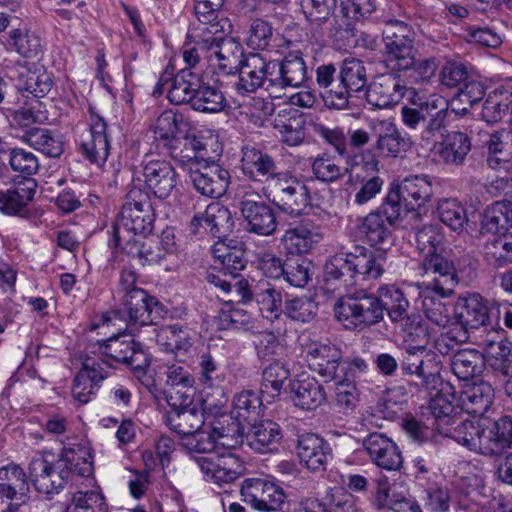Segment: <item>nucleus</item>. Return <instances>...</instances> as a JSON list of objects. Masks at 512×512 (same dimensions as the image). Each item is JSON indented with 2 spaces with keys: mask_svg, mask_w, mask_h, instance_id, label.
<instances>
[{
  "mask_svg": "<svg viewBox=\"0 0 512 512\" xmlns=\"http://www.w3.org/2000/svg\"><path fill=\"white\" fill-rule=\"evenodd\" d=\"M409 302L394 285H382L377 295L363 293L340 298L334 306L337 320L346 330L363 331L384 318L385 312L393 322L407 317Z\"/></svg>",
  "mask_w": 512,
  "mask_h": 512,
  "instance_id": "f257e3e1",
  "label": "nucleus"
},
{
  "mask_svg": "<svg viewBox=\"0 0 512 512\" xmlns=\"http://www.w3.org/2000/svg\"><path fill=\"white\" fill-rule=\"evenodd\" d=\"M446 431L444 436L454 439L472 452L485 456L499 455L512 446V418L507 415L498 420L460 417Z\"/></svg>",
  "mask_w": 512,
  "mask_h": 512,
  "instance_id": "f03ea898",
  "label": "nucleus"
},
{
  "mask_svg": "<svg viewBox=\"0 0 512 512\" xmlns=\"http://www.w3.org/2000/svg\"><path fill=\"white\" fill-rule=\"evenodd\" d=\"M154 221V208L148 192L139 187L131 188L120 216L113 226L109 246L115 248L124 242L123 248L128 249L130 243L138 244L139 237H145L152 232Z\"/></svg>",
  "mask_w": 512,
  "mask_h": 512,
  "instance_id": "7ed1b4c3",
  "label": "nucleus"
},
{
  "mask_svg": "<svg viewBox=\"0 0 512 512\" xmlns=\"http://www.w3.org/2000/svg\"><path fill=\"white\" fill-rule=\"evenodd\" d=\"M386 256L380 251H371L363 246H355L346 253L333 255L325 264L324 273L327 280H342L350 285L357 278L377 280L385 272Z\"/></svg>",
  "mask_w": 512,
  "mask_h": 512,
  "instance_id": "20e7f679",
  "label": "nucleus"
},
{
  "mask_svg": "<svg viewBox=\"0 0 512 512\" xmlns=\"http://www.w3.org/2000/svg\"><path fill=\"white\" fill-rule=\"evenodd\" d=\"M383 63L390 74L400 77L414 64L415 33L413 29L400 20H389L383 32Z\"/></svg>",
  "mask_w": 512,
  "mask_h": 512,
  "instance_id": "39448f33",
  "label": "nucleus"
},
{
  "mask_svg": "<svg viewBox=\"0 0 512 512\" xmlns=\"http://www.w3.org/2000/svg\"><path fill=\"white\" fill-rule=\"evenodd\" d=\"M267 198L282 212L297 217L310 205L308 187L295 175L282 171L269 179L263 187Z\"/></svg>",
  "mask_w": 512,
  "mask_h": 512,
  "instance_id": "423d86ee",
  "label": "nucleus"
},
{
  "mask_svg": "<svg viewBox=\"0 0 512 512\" xmlns=\"http://www.w3.org/2000/svg\"><path fill=\"white\" fill-rule=\"evenodd\" d=\"M432 195V183L428 176L407 177L399 186L389 191L383 210L389 220H398L404 210L410 212L423 207L431 200Z\"/></svg>",
  "mask_w": 512,
  "mask_h": 512,
  "instance_id": "0eeeda50",
  "label": "nucleus"
},
{
  "mask_svg": "<svg viewBox=\"0 0 512 512\" xmlns=\"http://www.w3.org/2000/svg\"><path fill=\"white\" fill-rule=\"evenodd\" d=\"M109 325L114 326L116 332L107 340L98 341V380L108 377V374H102L104 370L102 365L115 368L117 364H123L127 361L128 354L135 344L129 335H122L127 328V323L120 310H112L102 315V328Z\"/></svg>",
  "mask_w": 512,
  "mask_h": 512,
  "instance_id": "6e6552de",
  "label": "nucleus"
},
{
  "mask_svg": "<svg viewBox=\"0 0 512 512\" xmlns=\"http://www.w3.org/2000/svg\"><path fill=\"white\" fill-rule=\"evenodd\" d=\"M35 489L45 495L59 493L67 483L69 472L60 454L51 451L37 452L28 466Z\"/></svg>",
  "mask_w": 512,
  "mask_h": 512,
  "instance_id": "1a4fd4ad",
  "label": "nucleus"
},
{
  "mask_svg": "<svg viewBox=\"0 0 512 512\" xmlns=\"http://www.w3.org/2000/svg\"><path fill=\"white\" fill-rule=\"evenodd\" d=\"M430 417L422 423L415 418H405L403 428L415 441L423 442L433 436L434 431L445 435L456 421L461 417L453 415L454 406L443 396L433 398L429 404Z\"/></svg>",
  "mask_w": 512,
  "mask_h": 512,
  "instance_id": "9d476101",
  "label": "nucleus"
},
{
  "mask_svg": "<svg viewBox=\"0 0 512 512\" xmlns=\"http://www.w3.org/2000/svg\"><path fill=\"white\" fill-rule=\"evenodd\" d=\"M419 269L423 278L422 293H435L440 298H447L454 293L458 276L452 261L436 253L423 257Z\"/></svg>",
  "mask_w": 512,
  "mask_h": 512,
  "instance_id": "9b49d317",
  "label": "nucleus"
},
{
  "mask_svg": "<svg viewBox=\"0 0 512 512\" xmlns=\"http://www.w3.org/2000/svg\"><path fill=\"white\" fill-rule=\"evenodd\" d=\"M240 210L247 221L249 232L261 235H272L277 229V221L272 208L267 205L262 196L250 188L242 192Z\"/></svg>",
  "mask_w": 512,
  "mask_h": 512,
  "instance_id": "f8f14e48",
  "label": "nucleus"
},
{
  "mask_svg": "<svg viewBox=\"0 0 512 512\" xmlns=\"http://www.w3.org/2000/svg\"><path fill=\"white\" fill-rule=\"evenodd\" d=\"M239 80L235 88L239 93H253L264 87L273 89V74H276V61H266L260 54H249L237 70Z\"/></svg>",
  "mask_w": 512,
  "mask_h": 512,
  "instance_id": "ddd939ff",
  "label": "nucleus"
},
{
  "mask_svg": "<svg viewBox=\"0 0 512 512\" xmlns=\"http://www.w3.org/2000/svg\"><path fill=\"white\" fill-rule=\"evenodd\" d=\"M229 33H217L209 39V48H202L209 66L223 74H233L242 65L243 48Z\"/></svg>",
  "mask_w": 512,
  "mask_h": 512,
  "instance_id": "4468645a",
  "label": "nucleus"
},
{
  "mask_svg": "<svg viewBox=\"0 0 512 512\" xmlns=\"http://www.w3.org/2000/svg\"><path fill=\"white\" fill-rule=\"evenodd\" d=\"M306 361L310 370L326 381L340 379L348 370L347 362L342 360L341 350L331 343H311L306 352Z\"/></svg>",
  "mask_w": 512,
  "mask_h": 512,
  "instance_id": "2eb2a0df",
  "label": "nucleus"
},
{
  "mask_svg": "<svg viewBox=\"0 0 512 512\" xmlns=\"http://www.w3.org/2000/svg\"><path fill=\"white\" fill-rule=\"evenodd\" d=\"M241 495L252 508L263 512L280 510L286 499L281 486L262 478L246 479L241 487Z\"/></svg>",
  "mask_w": 512,
  "mask_h": 512,
  "instance_id": "dca6fc26",
  "label": "nucleus"
},
{
  "mask_svg": "<svg viewBox=\"0 0 512 512\" xmlns=\"http://www.w3.org/2000/svg\"><path fill=\"white\" fill-rule=\"evenodd\" d=\"M196 463L206 479L218 485L234 482L245 469L241 459L231 451L197 457Z\"/></svg>",
  "mask_w": 512,
  "mask_h": 512,
  "instance_id": "f3484780",
  "label": "nucleus"
},
{
  "mask_svg": "<svg viewBox=\"0 0 512 512\" xmlns=\"http://www.w3.org/2000/svg\"><path fill=\"white\" fill-rule=\"evenodd\" d=\"M401 369L403 374L420 379L422 387L429 388L436 383L439 363L435 355L426 348V340H424L423 344L409 345L405 348Z\"/></svg>",
  "mask_w": 512,
  "mask_h": 512,
  "instance_id": "a211bd4d",
  "label": "nucleus"
},
{
  "mask_svg": "<svg viewBox=\"0 0 512 512\" xmlns=\"http://www.w3.org/2000/svg\"><path fill=\"white\" fill-rule=\"evenodd\" d=\"M190 179L195 189L203 196L219 198L230 184V173L215 161V158L190 168Z\"/></svg>",
  "mask_w": 512,
  "mask_h": 512,
  "instance_id": "6ab92c4d",
  "label": "nucleus"
},
{
  "mask_svg": "<svg viewBox=\"0 0 512 512\" xmlns=\"http://www.w3.org/2000/svg\"><path fill=\"white\" fill-rule=\"evenodd\" d=\"M141 174L146 187L159 199L168 198L178 184L175 168L164 159H145L141 163Z\"/></svg>",
  "mask_w": 512,
  "mask_h": 512,
  "instance_id": "aec40b11",
  "label": "nucleus"
},
{
  "mask_svg": "<svg viewBox=\"0 0 512 512\" xmlns=\"http://www.w3.org/2000/svg\"><path fill=\"white\" fill-rule=\"evenodd\" d=\"M362 447L371 463L380 469L399 471L403 466L399 447L383 433H370L363 439Z\"/></svg>",
  "mask_w": 512,
  "mask_h": 512,
  "instance_id": "412c9836",
  "label": "nucleus"
},
{
  "mask_svg": "<svg viewBox=\"0 0 512 512\" xmlns=\"http://www.w3.org/2000/svg\"><path fill=\"white\" fill-rule=\"evenodd\" d=\"M196 21L192 22L187 38L211 37L217 33H230L231 23L222 12L208 0H199L194 6Z\"/></svg>",
  "mask_w": 512,
  "mask_h": 512,
  "instance_id": "4be33fe9",
  "label": "nucleus"
},
{
  "mask_svg": "<svg viewBox=\"0 0 512 512\" xmlns=\"http://www.w3.org/2000/svg\"><path fill=\"white\" fill-rule=\"evenodd\" d=\"M384 180L378 174V161L364 162L350 174L348 185L354 203L364 205L375 198L382 190Z\"/></svg>",
  "mask_w": 512,
  "mask_h": 512,
  "instance_id": "5701e85b",
  "label": "nucleus"
},
{
  "mask_svg": "<svg viewBox=\"0 0 512 512\" xmlns=\"http://www.w3.org/2000/svg\"><path fill=\"white\" fill-rule=\"evenodd\" d=\"M407 90L400 77L389 73L377 77L367 86L365 98L373 108H388L399 103Z\"/></svg>",
  "mask_w": 512,
  "mask_h": 512,
  "instance_id": "b1692460",
  "label": "nucleus"
},
{
  "mask_svg": "<svg viewBox=\"0 0 512 512\" xmlns=\"http://www.w3.org/2000/svg\"><path fill=\"white\" fill-rule=\"evenodd\" d=\"M323 236L311 221H301L289 226L280 242L289 255H305L311 252Z\"/></svg>",
  "mask_w": 512,
  "mask_h": 512,
  "instance_id": "393cba45",
  "label": "nucleus"
},
{
  "mask_svg": "<svg viewBox=\"0 0 512 512\" xmlns=\"http://www.w3.org/2000/svg\"><path fill=\"white\" fill-rule=\"evenodd\" d=\"M165 146L173 159L182 165H188L189 169L219 156V154H214L215 151L210 153L208 142L196 136L177 137Z\"/></svg>",
  "mask_w": 512,
  "mask_h": 512,
  "instance_id": "a878e982",
  "label": "nucleus"
},
{
  "mask_svg": "<svg viewBox=\"0 0 512 512\" xmlns=\"http://www.w3.org/2000/svg\"><path fill=\"white\" fill-rule=\"evenodd\" d=\"M125 311H120L126 320L127 326L131 324L149 325L156 320L154 313H158L159 302L150 297L145 290H134L123 299Z\"/></svg>",
  "mask_w": 512,
  "mask_h": 512,
  "instance_id": "bb28decb",
  "label": "nucleus"
},
{
  "mask_svg": "<svg viewBox=\"0 0 512 512\" xmlns=\"http://www.w3.org/2000/svg\"><path fill=\"white\" fill-rule=\"evenodd\" d=\"M297 454L300 462L309 470L323 471L331 457V448L322 437L306 433L298 438Z\"/></svg>",
  "mask_w": 512,
  "mask_h": 512,
  "instance_id": "cd10ccee",
  "label": "nucleus"
},
{
  "mask_svg": "<svg viewBox=\"0 0 512 512\" xmlns=\"http://www.w3.org/2000/svg\"><path fill=\"white\" fill-rule=\"evenodd\" d=\"M396 221L387 218L382 204L380 210L370 212L359 220L356 232L358 237L369 245L381 247L391 238L390 226Z\"/></svg>",
  "mask_w": 512,
  "mask_h": 512,
  "instance_id": "c85d7f7f",
  "label": "nucleus"
},
{
  "mask_svg": "<svg viewBox=\"0 0 512 512\" xmlns=\"http://www.w3.org/2000/svg\"><path fill=\"white\" fill-rule=\"evenodd\" d=\"M241 170L245 176L253 181L267 183L270 178L277 176V166L274 159L254 147L242 148Z\"/></svg>",
  "mask_w": 512,
  "mask_h": 512,
  "instance_id": "c756f323",
  "label": "nucleus"
},
{
  "mask_svg": "<svg viewBox=\"0 0 512 512\" xmlns=\"http://www.w3.org/2000/svg\"><path fill=\"white\" fill-rule=\"evenodd\" d=\"M486 163L493 170L512 169V131L502 129L488 135L484 142Z\"/></svg>",
  "mask_w": 512,
  "mask_h": 512,
  "instance_id": "7c9ffc66",
  "label": "nucleus"
},
{
  "mask_svg": "<svg viewBox=\"0 0 512 512\" xmlns=\"http://www.w3.org/2000/svg\"><path fill=\"white\" fill-rule=\"evenodd\" d=\"M37 183L25 177L13 186L0 190V211L7 215H22L36 194Z\"/></svg>",
  "mask_w": 512,
  "mask_h": 512,
  "instance_id": "2f4dec72",
  "label": "nucleus"
},
{
  "mask_svg": "<svg viewBox=\"0 0 512 512\" xmlns=\"http://www.w3.org/2000/svg\"><path fill=\"white\" fill-rule=\"evenodd\" d=\"M494 398V390L488 382L465 384L459 395L462 410L473 417L484 418Z\"/></svg>",
  "mask_w": 512,
  "mask_h": 512,
  "instance_id": "473e14b6",
  "label": "nucleus"
},
{
  "mask_svg": "<svg viewBox=\"0 0 512 512\" xmlns=\"http://www.w3.org/2000/svg\"><path fill=\"white\" fill-rule=\"evenodd\" d=\"M471 140L466 133L452 131L440 143L434 145V155L451 166L464 164L471 150Z\"/></svg>",
  "mask_w": 512,
  "mask_h": 512,
  "instance_id": "72a5a7b5",
  "label": "nucleus"
},
{
  "mask_svg": "<svg viewBox=\"0 0 512 512\" xmlns=\"http://www.w3.org/2000/svg\"><path fill=\"white\" fill-rule=\"evenodd\" d=\"M274 88L300 87L307 80V66L301 55L289 53L281 62L276 61Z\"/></svg>",
  "mask_w": 512,
  "mask_h": 512,
  "instance_id": "f704fd0d",
  "label": "nucleus"
},
{
  "mask_svg": "<svg viewBox=\"0 0 512 512\" xmlns=\"http://www.w3.org/2000/svg\"><path fill=\"white\" fill-rule=\"evenodd\" d=\"M456 314L462 326L472 329L487 326L490 321V310L479 294L460 297L456 303Z\"/></svg>",
  "mask_w": 512,
  "mask_h": 512,
  "instance_id": "c9c22d12",
  "label": "nucleus"
},
{
  "mask_svg": "<svg viewBox=\"0 0 512 512\" xmlns=\"http://www.w3.org/2000/svg\"><path fill=\"white\" fill-rule=\"evenodd\" d=\"M19 89L30 93L36 100L45 97L53 87V79L43 65L26 63L20 67Z\"/></svg>",
  "mask_w": 512,
  "mask_h": 512,
  "instance_id": "e433bc0d",
  "label": "nucleus"
},
{
  "mask_svg": "<svg viewBox=\"0 0 512 512\" xmlns=\"http://www.w3.org/2000/svg\"><path fill=\"white\" fill-rule=\"evenodd\" d=\"M292 401L304 410H314L326 402L324 387L315 378L297 379L290 384Z\"/></svg>",
  "mask_w": 512,
  "mask_h": 512,
  "instance_id": "4c0bfd02",
  "label": "nucleus"
},
{
  "mask_svg": "<svg viewBox=\"0 0 512 512\" xmlns=\"http://www.w3.org/2000/svg\"><path fill=\"white\" fill-rule=\"evenodd\" d=\"M211 428L217 449L223 448L231 451L242 442L245 427L227 414L215 418Z\"/></svg>",
  "mask_w": 512,
  "mask_h": 512,
  "instance_id": "58836bf2",
  "label": "nucleus"
},
{
  "mask_svg": "<svg viewBox=\"0 0 512 512\" xmlns=\"http://www.w3.org/2000/svg\"><path fill=\"white\" fill-rule=\"evenodd\" d=\"M512 227V202L495 201L489 205L481 220V230L491 234H505Z\"/></svg>",
  "mask_w": 512,
  "mask_h": 512,
  "instance_id": "ea45409f",
  "label": "nucleus"
},
{
  "mask_svg": "<svg viewBox=\"0 0 512 512\" xmlns=\"http://www.w3.org/2000/svg\"><path fill=\"white\" fill-rule=\"evenodd\" d=\"M263 415V404L260 396L252 390H244L236 394L233 399V408L229 416L237 422L252 424Z\"/></svg>",
  "mask_w": 512,
  "mask_h": 512,
  "instance_id": "a19ab883",
  "label": "nucleus"
},
{
  "mask_svg": "<svg viewBox=\"0 0 512 512\" xmlns=\"http://www.w3.org/2000/svg\"><path fill=\"white\" fill-rule=\"evenodd\" d=\"M254 300L264 318L277 319L282 312V291L267 280H259L254 286Z\"/></svg>",
  "mask_w": 512,
  "mask_h": 512,
  "instance_id": "79ce46f5",
  "label": "nucleus"
},
{
  "mask_svg": "<svg viewBox=\"0 0 512 512\" xmlns=\"http://www.w3.org/2000/svg\"><path fill=\"white\" fill-rule=\"evenodd\" d=\"M247 426L249 445L257 452L271 450L282 437L280 426L271 420H257Z\"/></svg>",
  "mask_w": 512,
  "mask_h": 512,
  "instance_id": "37998d69",
  "label": "nucleus"
},
{
  "mask_svg": "<svg viewBox=\"0 0 512 512\" xmlns=\"http://www.w3.org/2000/svg\"><path fill=\"white\" fill-rule=\"evenodd\" d=\"M230 212L219 203H212L207 206L202 214H197L191 220L193 232L199 227L208 230L213 236L220 237L223 230L229 228Z\"/></svg>",
  "mask_w": 512,
  "mask_h": 512,
  "instance_id": "c03bdc74",
  "label": "nucleus"
},
{
  "mask_svg": "<svg viewBox=\"0 0 512 512\" xmlns=\"http://www.w3.org/2000/svg\"><path fill=\"white\" fill-rule=\"evenodd\" d=\"M157 341L165 351L178 355L187 353L192 347L193 333L178 324L166 325L160 329Z\"/></svg>",
  "mask_w": 512,
  "mask_h": 512,
  "instance_id": "a18cd8bd",
  "label": "nucleus"
},
{
  "mask_svg": "<svg viewBox=\"0 0 512 512\" xmlns=\"http://www.w3.org/2000/svg\"><path fill=\"white\" fill-rule=\"evenodd\" d=\"M22 141L51 158H58L64 151L63 142L54 132L45 128L27 130Z\"/></svg>",
  "mask_w": 512,
  "mask_h": 512,
  "instance_id": "49530a36",
  "label": "nucleus"
},
{
  "mask_svg": "<svg viewBox=\"0 0 512 512\" xmlns=\"http://www.w3.org/2000/svg\"><path fill=\"white\" fill-rule=\"evenodd\" d=\"M199 82L198 74L182 68L174 77L172 76V84L167 95L169 101L176 105L191 104Z\"/></svg>",
  "mask_w": 512,
  "mask_h": 512,
  "instance_id": "de8ad7c7",
  "label": "nucleus"
},
{
  "mask_svg": "<svg viewBox=\"0 0 512 512\" xmlns=\"http://www.w3.org/2000/svg\"><path fill=\"white\" fill-rule=\"evenodd\" d=\"M212 254L215 262H218L220 269L224 274L231 275L232 279L237 277L238 272L246 267L247 260L242 248L229 246L225 242L219 241L212 247Z\"/></svg>",
  "mask_w": 512,
  "mask_h": 512,
  "instance_id": "09e8293b",
  "label": "nucleus"
},
{
  "mask_svg": "<svg viewBox=\"0 0 512 512\" xmlns=\"http://www.w3.org/2000/svg\"><path fill=\"white\" fill-rule=\"evenodd\" d=\"M485 366L483 355L476 349L457 351L451 361V369L455 376L467 381L480 374Z\"/></svg>",
  "mask_w": 512,
  "mask_h": 512,
  "instance_id": "8fccbe9b",
  "label": "nucleus"
},
{
  "mask_svg": "<svg viewBox=\"0 0 512 512\" xmlns=\"http://www.w3.org/2000/svg\"><path fill=\"white\" fill-rule=\"evenodd\" d=\"M27 488V476L20 466L9 464L0 468V497L18 499V495L22 497Z\"/></svg>",
  "mask_w": 512,
  "mask_h": 512,
  "instance_id": "3c124183",
  "label": "nucleus"
},
{
  "mask_svg": "<svg viewBox=\"0 0 512 512\" xmlns=\"http://www.w3.org/2000/svg\"><path fill=\"white\" fill-rule=\"evenodd\" d=\"M204 421L202 411L196 407L170 411L166 417V423L170 429L182 435L183 438L199 430Z\"/></svg>",
  "mask_w": 512,
  "mask_h": 512,
  "instance_id": "603ef678",
  "label": "nucleus"
},
{
  "mask_svg": "<svg viewBox=\"0 0 512 512\" xmlns=\"http://www.w3.org/2000/svg\"><path fill=\"white\" fill-rule=\"evenodd\" d=\"M60 457L67 464L69 474L76 473L79 476L89 477L94 473L93 456L89 449L81 444L63 448Z\"/></svg>",
  "mask_w": 512,
  "mask_h": 512,
  "instance_id": "864d4df0",
  "label": "nucleus"
},
{
  "mask_svg": "<svg viewBox=\"0 0 512 512\" xmlns=\"http://www.w3.org/2000/svg\"><path fill=\"white\" fill-rule=\"evenodd\" d=\"M436 212L439 220L454 232L461 233L468 223L467 210L456 199H441Z\"/></svg>",
  "mask_w": 512,
  "mask_h": 512,
  "instance_id": "5fc2aeb1",
  "label": "nucleus"
},
{
  "mask_svg": "<svg viewBox=\"0 0 512 512\" xmlns=\"http://www.w3.org/2000/svg\"><path fill=\"white\" fill-rule=\"evenodd\" d=\"M96 362L91 358H84L82 368L76 375L73 383L72 394L75 400L81 404L88 403L93 395L95 386Z\"/></svg>",
  "mask_w": 512,
  "mask_h": 512,
  "instance_id": "6e6d98bb",
  "label": "nucleus"
},
{
  "mask_svg": "<svg viewBox=\"0 0 512 512\" xmlns=\"http://www.w3.org/2000/svg\"><path fill=\"white\" fill-rule=\"evenodd\" d=\"M410 147V141L405 138L392 123L382 124L377 139V149L386 156L397 157Z\"/></svg>",
  "mask_w": 512,
  "mask_h": 512,
  "instance_id": "4d7b16f0",
  "label": "nucleus"
},
{
  "mask_svg": "<svg viewBox=\"0 0 512 512\" xmlns=\"http://www.w3.org/2000/svg\"><path fill=\"white\" fill-rule=\"evenodd\" d=\"M337 79L347 87L351 95L362 91L367 85L366 68L363 62L355 58L345 59Z\"/></svg>",
  "mask_w": 512,
  "mask_h": 512,
  "instance_id": "13d9d810",
  "label": "nucleus"
},
{
  "mask_svg": "<svg viewBox=\"0 0 512 512\" xmlns=\"http://www.w3.org/2000/svg\"><path fill=\"white\" fill-rule=\"evenodd\" d=\"M425 109L426 114L427 116H430V119L425 129L422 131V139L430 141L437 135H442V132L445 129L447 102L441 97L432 99L425 103Z\"/></svg>",
  "mask_w": 512,
  "mask_h": 512,
  "instance_id": "bf43d9fd",
  "label": "nucleus"
},
{
  "mask_svg": "<svg viewBox=\"0 0 512 512\" xmlns=\"http://www.w3.org/2000/svg\"><path fill=\"white\" fill-rule=\"evenodd\" d=\"M8 43L25 58L37 57L42 51L40 38L25 26L11 30Z\"/></svg>",
  "mask_w": 512,
  "mask_h": 512,
  "instance_id": "052dcab7",
  "label": "nucleus"
},
{
  "mask_svg": "<svg viewBox=\"0 0 512 512\" xmlns=\"http://www.w3.org/2000/svg\"><path fill=\"white\" fill-rule=\"evenodd\" d=\"M184 124V117L177 110L169 109L163 111L156 119L154 135L157 140L169 144L176 139L181 126Z\"/></svg>",
  "mask_w": 512,
  "mask_h": 512,
  "instance_id": "680f3d73",
  "label": "nucleus"
},
{
  "mask_svg": "<svg viewBox=\"0 0 512 512\" xmlns=\"http://www.w3.org/2000/svg\"><path fill=\"white\" fill-rule=\"evenodd\" d=\"M289 377L290 370L284 363L275 361L269 364L262 372V392L268 393L272 397L278 396L284 382Z\"/></svg>",
  "mask_w": 512,
  "mask_h": 512,
  "instance_id": "e2e57ef3",
  "label": "nucleus"
},
{
  "mask_svg": "<svg viewBox=\"0 0 512 512\" xmlns=\"http://www.w3.org/2000/svg\"><path fill=\"white\" fill-rule=\"evenodd\" d=\"M224 96L220 90L211 86H199L192 99L193 109L201 112H218L224 106Z\"/></svg>",
  "mask_w": 512,
  "mask_h": 512,
  "instance_id": "0e129e2a",
  "label": "nucleus"
},
{
  "mask_svg": "<svg viewBox=\"0 0 512 512\" xmlns=\"http://www.w3.org/2000/svg\"><path fill=\"white\" fill-rule=\"evenodd\" d=\"M312 262L306 258H287L283 277L291 286L304 287L311 279Z\"/></svg>",
  "mask_w": 512,
  "mask_h": 512,
  "instance_id": "69168bd1",
  "label": "nucleus"
},
{
  "mask_svg": "<svg viewBox=\"0 0 512 512\" xmlns=\"http://www.w3.org/2000/svg\"><path fill=\"white\" fill-rule=\"evenodd\" d=\"M7 155L9 166L16 173L30 177L39 170L38 158L30 151L15 147L8 149Z\"/></svg>",
  "mask_w": 512,
  "mask_h": 512,
  "instance_id": "338daca9",
  "label": "nucleus"
},
{
  "mask_svg": "<svg viewBox=\"0 0 512 512\" xmlns=\"http://www.w3.org/2000/svg\"><path fill=\"white\" fill-rule=\"evenodd\" d=\"M485 258L496 266H503L512 262V238L500 237L486 243L484 247Z\"/></svg>",
  "mask_w": 512,
  "mask_h": 512,
  "instance_id": "774afa93",
  "label": "nucleus"
}]
</instances>
